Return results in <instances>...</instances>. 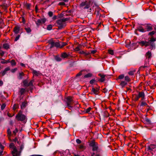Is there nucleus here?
<instances>
[{"instance_id": "13", "label": "nucleus", "mask_w": 156, "mask_h": 156, "mask_svg": "<svg viewBox=\"0 0 156 156\" xmlns=\"http://www.w3.org/2000/svg\"><path fill=\"white\" fill-rule=\"evenodd\" d=\"M156 148V145L155 144H151L147 147V149L149 152L153 151V149Z\"/></svg>"}, {"instance_id": "64", "label": "nucleus", "mask_w": 156, "mask_h": 156, "mask_svg": "<svg viewBox=\"0 0 156 156\" xmlns=\"http://www.w3.org/2000/svg\"><path fill=\"white\" fill-rule=\"evenodd\" d=\"M79 53L81 54H84V53H85V52L83 51H80L79 52Z\"/></svg>"}, {"instance_id": "41", "label": "nucleus", "mask_w": 156, "mask_h": 156, "mask_svg": "<svg viewBox=\"0 0 156 156\" xmlns=\"http://www.w3.org/2000/svg\"><path fill=\"white\" fill-rule=\"evenodd\" d=\"M52 26L51 25H49L48 26L47 29L48 30H51L52 28Z\"/></svg>"}, {"instance_id": "17", "label": "nucleus", "mask_w": 156, "mask_h": 156, "mask_svg": "<svg viewBox=\"0 0 156 156\" xmlns=\"http://www.w3.org/2000/svg\"><path fill=\"white\" fill-rule=\"evenodd\" d=\"M98 76L101 77V78L99 79V81L101 82H103L105 81V75H102L101 74H99Z\"/></svg>"}, {"instance_id": "6", "label": "nucleus", "mask_w": 156, "mask_h": 156, "mask_svg": "<svg viewBox=\"0 0 156 156\" xmlns=\"http://www.w3.org/2000/svg\"><path fill=\"white\" fill-rule=\"evenodd\" d=\"M48 42L51 45L50 48H52L55 47L60 48V44L58 42H55L52 39L50 40Z\"/></svg>"}, {"instance_id": "38", "label": "nucleus", "mask_w": 156, "mask_h": 156, "mask_svg": "<svg viewBox=\"0 0 156 156\" xmlns=\"http://www.w3.org/2000/svg\"><path fill=\"white\" fill-rule=\"evenodd\" d=\"M25 29L27 33H30L31 32V30L30 27L25 28Z\"/></svg>"}, {"instance_id": "11", "label": "nucleus", "mask_w": 156, "mask_h": 156, "mask_svg": "<svg viewBox=\"0 0 156 156\" xmlns=\"http://www.w3.org/2000/svg\"><path fill=\"white\" fill-rule=\"evenodd\" d=\"M46 21V19L45 18H43L38 20L37 21L35 22V23L37 26H39L41 24L44 23Z\"/></svg>"}, {"instance_id": "43", "label": "nucleus", "mask_w": 156, "mask_h": 156, "mask_svg": "<svg viewBox=\"0 0 156 156\" xmlns=\"http://www.w3.org/2000/svg\"><path fill=\"white\" fill-rule=\"evenodd\" d=\"M79 148L81 150H83L85 149V147L83 145H79Z\"/></svg>"}, {"instance_id": "30", "label": "nucleus", "mask_w": 156, "mask_h": 156, "mask_svg": "<svg viewBox=\"0 0 156 156\" xmlns=\"http://www.w3.org/2000/svg\"><path fill=\"white\" fill-rule=\"evenodd\" d=\"M92 76L91 73H89L85 75L84 76V78H89L91 77Z\"/></svg>"}, {"instance_id": "40", "label": "nucleus", "mask_w": 156, "mask_h": 156, "mask_svg": "<svg viewBox=\"0 0 156 156\" xmlns=\"http://www.w3.org/2000/svg\"><path fill=\"white\" fill-rule=\"evenodd\" d=\"M83 71V70H81L79 73L76 75V77H77L81 76L82 74V72Z\"/></svg>"}, {"instance_id": "9", "label": "nucleus", "mask_w": 156, "mask_h": 156, "mask_svg": "<svg viewBox=\"0 0 156 156\" xmlns=\"http://www.w3.org/2000/svg\"><path fill=\"white\" fill-rule=\"evenodd\" d=\"M90 5V2H89L86 1L82 2L80 5L81 7H84L83 9H88L89 8Z\"/></svg>"}, {"instance_id": "8", "label": "nucleus", "mask_w": 156, "mask_h": 156, "mask_svg": "<svg viewBox=\"0 0 156 156\" xmlns=\"http://www.w3.org/2000/svg\"><path fill=\"white\" fill-rule=\"evenodd\" d=\"M26 116L24 115L19 112L16 116V119L18 121H23L26 119Z\"/></svg>"}, {"instance_id": "18", "label": "nucleus", "mask_w": 156, "mask_h": 156, "mask_svg": "<svg viewBox=\"0 0 156 156\" xmlns=\"http://www.w3.org/2000/svg\"><path fill=\"white\" fill-rule=\"evenodd\" d=\"M20 29V27L19 26H16L14 28L13 31L16 34H17L19 33Z\"/></svg>"}, {"instance_id": "4", "label": "nucleus", "mask_w": 156, "mask_h": 156, "mask_svg": "<svg viewBox=\"0 0 156 156\" xmlns=\"http://www.w3.org/2000/svg\"><path fill=\"white\" fill-rule=\"evenodd\" d=\"M90 146L92 147L93 151H97L98 148V144L97 143L95 142L94 140H92L89 144Z\"/></svg>"}, {"instance_id": "22", "label": "nucleus", "mask_w": 156, "mask_h": 156, "mask_svg": "<svg viewBox=\"0 0 156 156\" xmlns=\"http://www.w3.org/2000/svg\"><path fill=\"white\" fill-rule=\"evenodd\" d=\"M27 102L24 101L21 104V109H23L24 108H25L27 105Z\"/></svg>"}, {"instance_id": "57", "label": "nucleus", "mask_w": 156, "mask_h": 156, "mask_svg": "<svg viewBox=\"0 0 156 156\" xmlns=\"http://www.w3.org/2000/svg\"><path fill=\"white\" fill-rule=\"evenodd\" d=\"M0 147L2 151L3 150L4 148V147L2 145L1 143H0Z\"/></svg>"}, {"instance_id": "21", "label": "nucleus", "mask_w": 156, "mask_h": 156, "mask_svg": "<svg viewBox=\"0 0 156 156\" xmlns=\"http://www.w3.org/2000/svg\"><path fill=\"white\" fill-rule=\"evenodd\" d=\"M137 30L141 32H145L146 30L142 27H140L137 28Z\"/></svg>"}, {"instance_id": "47", "label": "nucleus", "mask_w": 156, "mask_h": 156, "mask_svg": "<svg viewBox=\"0 0 156 156\" xmlns=\"http://www.w3.org/2000/svg\"><path fill=\"white\" fill-rule=\"evenodd\" d=\"M11 131L9 129H7V134L9 136H11Z\"/></svg>"}, {"instance_id": "52", "label": "nucleus", "mask_w": 156, "mask_h": 156, "mask_svg": "<svg viewBox=\"0 0 156 156\" xmlns=\"http://www.w3.org/2000/svg\"><path fill=\"white\" fill-rule=\"evenodd\" d=\"M48 15L50 17H51L53 16V13L51 11H49L48 12Z\"/></svg>"}, {"instance_id": "60", "label": "nucleus", "mask_w": 156, "mask_h": 156, "mask_svg": "<svg viewBox=\"0 0 156 156\" xmlns=\"http://www.w3.org/2000/svg\"><path fill=\"white\" fill-rule=\"evenodd\" d=\"M17 140H18L17 138V137H15V139H13L12 141L14 142H16L17 141Z\"/></svg>"}, {"instance_id": "24", "label": "nucleus", "mask_w": 156, "mask_h": 156, "mask_svg": "<svg viewBox=\"0 0 156 156\" xmlns=\"http://www.w3.org/2000/svg\"><path fill=\"white\" fill-rule=\"evenodd\" d=\"M156 33V32L155 31H152L151 32H149L148 35L150 36L151 37H153V35Z\"/></svg>"}, {"instance_id": "7", "label": "nucleus", "mask_w": 156, "mask_h": 156, "mask_svg": "<svg viewBox=\"0 0 156 156\" xmlns=\"http://www.w3.org/2000/svg\"><path fill=\"white\" fill-rule=\"evenodd\" d=\"M156 41V39L153 37H151L150 40L148 41L150 46L149 49L152 50L153 48L155 47V44L154 42Z\"/></svg>"}, {"instance_id": "26", "label": "nucleus", "mask_w": 156, "mask_h": 156, "mask_svg": "<svg viewBox=\"0 0 156 156\" xmlns=\"http://www.w3.org/2000/svg\"><path fill=\"white\" fill-rule=\"evenodd\" d=\"M25 91L26 90L25 89L23 88H22L20 89L19 93H20V94L22 95L24 94Z\"/></svg>"}, {"instance_id": "15", "label": "nucleus", "mask_w": 156, "mask_h": 156, "mask_svg": "<svg viewBox=\"0 0 156 156\" xmlns=\"http://www.w3.org/2000/svg\"><path fill=\"white\" fill-rule=\"evenodd\" d=\"M99 89L98 88H95L94 87H93L91 90V91L94 94L96 95H98L99 93Z\"/></svg>"}, {"instance_id": "3", "label": "nucleus", "mask_w": 156, "mask_h": 156, "mask_svg": "<svg viewBox=\"0 0 156 156\" xmlns=\"http://www.w3.org/2000/svg\"><path fill=\"white\" fill-rule=\"evenodd\" d=\"M66 104L67 106L69 109H71L73 107V104L74 101L73 100L72 98L71 97H68L66 98Z\"/></svg>"}, {"instance_id": "28", "label": "nucleus", "mask_w": 156, "mask_h": 156, "mask_svg": "<svg viewBox=\"0 0 156 156\" xmlns=\"http://www.w3.org/2000/svg\"><path fill=\"white\" fill-rule=\"evenodd\" d=\"M25 6L27 9H29L30 8L31 4L30 3H26L25 5Z\"/></svg>"}, {"instance_id": "53", "label": "nucleus", "mask_w": 156, "mask_h": 156, "mask_svg": "<svg viewBox=\"0 0 156 156\" xmlns=\"http://www.w3.org/2000/svg\"><path fill=\"white\" fill-rule=\"evenodd\" d=\"M95 82V80L93 79L90 80V83L91 84H93Z\"/></svg>"}, {"instance_id": "46", "label": "nucleus", "mask_w": 156, "mask_h": 156, "mask_svg": "<svg viewBox=\"0 0 156 156\" xmlns=\"http://www.w3.org/2000/svg\"><path fill=\"white\" fill-rule=\"evenodd\" d=\"M108 52L110 54H111L112 55H113L114 54V52L112 50H108Z\"/></svg>"}, {"instance_id": "23", "label": "nucleus", "mask_w": 156, "mask_h": 156, "mask_svg": "<svg viewBox=\"0 0 156 156\" xmlns=\"http://www.w3.org/2000/svg\"><path fill=\"white\" fill-rule=\"evenodd\" d=\"M127 84V82L126 81H122L120 85L122 87H124Z\"/></svg>"}, {"instance_id": "12", "label": "nucleus", "mask_w": 156, "mask_h": 156, "mask_svg": "<svg viewBox=\"0 0 156 156\" xmlns=\"http://www.w3.org/2000/svg\"><path fill=\"white\" fill-rule=\"evenodd\" d=\"M146 31H149L153 30V26L150 23H147L145 25Z\"/></svg>"}, {"instance_id": "25", "label": "nucleus", "mask_w": 156, "mask_h": 156, "mask_svg": "<svg viewBox=\"0 0 156 156\" xmlns=\"http://www.w3.org/2000/svg\"><path fill=\"white\" fill-rule=\"evenodd\" d=\"M69 56L68 55L66 52H64L62 53L61 55V57L63 58H67Z\"/></svg>"}, {"instance_id": "54", "label": "nucleus", "mask_w": 156, "mask_h": 156, "mask_svg": "<svg viewBox=\"0 0 156 156\" xmlns=\"http://www.w3.org/2000/svg\"><path fill=\"white\" fill-rule=\"evenodd\" d=\"M91 110V108L90 107L88 108L86 110V112L87 113H89Z\"/></svg>"}, {"instance_id": "58", "label": "nucleus", "mask_w": 156, "mask_h": 156, "mask_svg": "<svg viewBox=\"0 0 156 156\" xmlns=\"http://www.w3.org/2000/svg\"><path fill=\"white\" fill-rule=\"evenodd\" d=\"M58 5H65V4L64 2H60L58 3Z\"/></svg>"}, {"instance_id": "14", "label": "nucleus", "mask_w": 156, "mask_h": 156, "mask_svg": "<svg viewBox=\"0 0 156 156\" xmlns=\"http://www.w3.org/2000/svg\"><path fill=\"white\" fill-rule=\"evenodd\" d=\"M10 69L9 67H7L4 70L2 71L0 73L2 76H3L7 73V72L10 70Z\"/></svg>"}, {"instance_id": "37", "label": "nucleus", "mask_w": 156, "mask_h": 156, "mask_svg": "<svg viewBox=\"0 0 156 156\" xmlns=\"http://www.w3.org/2000/svg\"><path fill=\"white\" fill-rule=\"evenodd\" d=\"M55 59L57 61H60L62 60V59L58 56H56L55 57Z\"/></svg>"}, {"instance_id": "10", "label": "nucleus", "mask_w": 156, "mask_h": 156, "mask_svg": "<svg viewBox=\"0 0 156 156\" xmlns=\"http://www.w3.org/2000/svg\"><path fill=\"white\" fill-rule=\"evenodd\" d=\"M138 44L141 47L145 46V47H147V46H150V44L148 41H141L138 42Z\"/></svg>"}, {"instance_id": "34", "label": "nucleus", "mask_w": 156, "mask_h": 156, "mask_svg": "<svg viewBox=\"0 0 156 156\" xmlns=\"http://www.w3.org/2000/svg\"><path fill=\"white\" fill-rule=\"evenodd\" d=\"M135 72V70L131 71L128 72V74L129 75L132 76L134 74V73Z\"/></svg>"}, {"instance_id": "5", "label": "nucleus", "mask_w": 156, "mask_h": 156, "mask_svg": "<svg viewBox=\"0 0 156 156\" xmlns=\"http://www.w3.org/2000/svg\"><path fill=\"white\" fill-rule=\"evenodd\" d=\"M141 98V100L143 101L145 99V94L144 92H139L138 95H136L135 100L136 101L138 100L140 98Z\"/></svg>"}, {"instance_id": "19", "label": "nucleus", "mask_w": 156, "mask_h": 156, "mask_svg": "<svg viewBox=\"0 0 156 156\" xmlns=\"http://www.w3.org/2000/svg\"><path fill=\"white\" fill-rule=\"evenodd\" d=\"M151 51H147L145 54V56L147 58L150 59L151 57Z\"/></svg>"}, {"instance_id": "62", "label": "nucleus", "mask_w": 156, "mask_h": 156, "mask_svg": "<svg viewBox=\"0 0 156 156\" xmlns=\"http://www.w3.org/2000/svg\"><path fill=\"white\" fill-rule=\"evenodd\" d=\"M96 52V50H92L91 51V53L92 54H94Z\"/></svg>"}, {"instance_id": "49", "label": "nucleus", "mask_w": 156, "mask_h": 156, "mask_svg": "<svg viewBox=\"0 0 156 156\" xmlns=\"http://www.w3.org/2000/svg\"><path fill=\"white\" fill-rule=\"evenodd\" d=\"M6 107V104L5 103L3 104L1 106V108L2 110H3Z\"/></svg>"}, {"instance_id": "44", "label": "nucleus", "mask_w": 156, "mask_h": 156, "mask_svg": "<svg viewBox=\"0 0 156 156\" xmlns=\"http://www.w3.org/2000/svg\"><path fill=\"white\" fill-rule=\"evenodd\" d=\"M124 77V74H122L120 75H119L118 77V79H123Z\"/></svg>"}, {"instance_id": "20", "label": "nucleus", "mask_w": 156, "mask_h": 156, "mask_svg": "<svg viewBox=\"0 0 156 156\" xmlns=\"http://www.w3.org/2000/svg\"><path fill=\"white\" fill-rule=\"evenodd\" d=\"M3 48L4 49L8 50L9 48L10 47L9 45L8 44L5 43L3 44Z\"/></svg>"}, {"instance_id": "50", "label": "nucleus", "mask_w": 156, "mask_h": 156, "mask_svg": "<svg viewBox=\"0 0 156 156\" xmlns=\"http://www.w3.org/2000/svg\"><path fill=\"white\" fill-rule=\"evenodd\" d=\"M18 131V129L17 128H16L15 130L13 131V133L15 135H16V133H17Z\"/></svg>"}, {"instance_id": "31", "label": "nucleus", "mask_w": 156, "mask_h": 156, "mask_svg": "<svg viewBox=\"0 0 156 156\" xmlns=\"http://www.w3.org/2000/svg\"><path fill=\"white\" fill-rule=\"evenodd\" d=\"M10 63L12 66H15L16 65V62L14 59H12Z\"/></svg>"}, {"instance_id": "33", "label": "nucleus", "mask_w": 156, "mask_h": 156, "mask_svg": "<svg viewBox=\"0 0 156 156\" xmlns=\"http://www.w3.org/2000/svg\"><path fill=\"white\" fill-rule=\"evenodd\" d=\"M125 80L126 82H129L130 81V79L128 76H126L125 77Z\"/></svg>"}, {"instance_id": "55", "label": "nucleus", "mask_w": 156, "mask_h": 156, "mask_svg": "<svg viewBox=\"0 0 156 156\" xmlns=\"http://www.w3.org/2000/svg\"><path fill=\"white\" fill-rule=\"evenodd\" d=\"M18 107V104H15L13 106V109H16Z\"/></svg>"}, {"instance_id": "29", "label": "nucleus", "mask_w": 156, "mask_h": 156, "mask_svg": "<svg viewBox=\"0 0 156 156\" xmlns=\"http://www.w3.org/2000/svg\"><path fill=\"white\" fill-rule=\"evenodd\" d=\"M23 84L24 86L26 87H28V83L27 81L26 80H25L23 81Z\"/></svg>"}, {"instance_id": "63", "label": "nucleus", "mask_w": 156, "mask_h": 156, "mask_svg": "<svg viewBox=\"0 0 156 156\" xmlns=\"http://www.w3.org/2000/svg\"><path fill=\"white\" fill-rule=\"evenodd\" d=\"M90 53L89 52H85V53H84V54L85 55L87 56V55H90Z\"/></svg>"}, {"instance_id": "2", "label": "nucleus", "mask_w": 156, "mask_h": 156, "mask_svg": "<svg viewBox=\"0 0 156 156\" xmlns=\"http://www.w3.org/2000/svg\"><path fill=\"white\" fill-rule=\"evenodd\" d=\"M69 20L68 18H63L57 20L56 24L57 25L59 29H62L66 25V22Z\"/></svg>"}, {"instance_id": "16", "label": "nucleus", "mask_w": 156, "mask_h": 156, "mask_svg": "<svg viewBox=\"0 0 156 156\" xmlns=\"http://www.w3.org/2000/svg\"><path fill=\"white\" fill-rule=\"evenodd\" d=\"M32 73L34 76H38L41 75V73L39 71H37L34 69L33 70Z\"/></svg>"}, {"instance_id": "51", "label": "nucleus", "mask_w": 156, "mask_h": 156, "mask_svg": "<svg viewBox=\"0 0 156 156\" xmlns=\"http://www.w3.org/2000/svg\"><path fill=\"white\" fill-rule=\"evenodd\" d=\"M20 36V35H18L16 37L14 41H17L19 38Z\"/></svg>"}, {"instance_id": "32", "label": "nucleus", "mask_w": 156, "mask_h": 156, "mask_svg": "<svg viewBox=\"0 0 156 156\" xmlns=\"http://www.w3.org/2000/svg\"><path fill=\"white\" fill-rule=\"evenodd\" d=\"M91 154L93 156H101V155L99 154L96 153V154L94 152L91 153Z\"/></svg>"}, {"instance_id": "35", "label": "nucleus", "mask_w": 156, "mask_h": 156, "mask_svg": "<svg viewBox=\"0 0 156 156\" xmlns=\"http://www.w3.org/2000/svg\"><path fill=\"white\" fill-rule=\"evenodd\" d=\"M67 44L66 43L62 42H61V44H60V48H61L64 46H66Z\"/></svg>"}, {"instance_id": "61", "label": "nucleus", "mask_w": 156, "mask_h": 156, "mask_svg": "<svg viewBox=\"0 0 156 156\" xmlns=\"http://www.w3.org/2000/svg\"><path fill=\"white\" fill-rule=\"evenodd\" d=\"M145 121H146L148 123H151V121L150 120L148 119H145Z\"/></svg>"}, {"instance_id": "59", "label": "nucleus", "mask_w": 156, "mask_h": 156, "mask_svg": "<svg viewBox=\"0 0 156 156\" xmlns=\"http://www.w3.org/2000/svg\"><path fill=\"white\" fill-rule=\"evenodd\" d=\"M17 70V69L16 68H14V69H12L11 70V71L12 73H14Z\"/></svg>"}, {"instance_id": "39", "label": "nucleus", "mask_w": 156, "mask_h": 156, "mask_svg": "<svg viewBox=\"0 0 156 156\" xmlns=\"http://www.w3.org/2000/svg\"><path fill=\"white\" fill-rule=\"evenodd\" d=\"M147 105L146 103V102H144V101H142V102H141L140 104V106H146Z\"/></svg>"}, {"instance_id": "45", "label": "nucleus", "mask_w": 156, "mask_h": 156, "mask_svg": "<svg viewBox=\"0 0 156 156\" xmlns=\"http://www.w3.org/2000/svg\"><path fill=\"white\" fill-rule=\"evenodd\" d=\"M5 51H3L2 50H1L0 51V55L1 56H3L5 54Z\"/></svg>"}, {"instance_id": "56", "label": "nucleus", "mask_w": 156, "mask_h": 156, "mask_svg": "<svg viewBox=\"0 0 156 156\" xmlns=\"http://www.w3.org/2000/svg\"><path fill=\"white\" fill-rule=\"evenodd\" d=\"M76 142L78 144H80L81 143V141L79 139H77L76 140Z\"/></svg>"}, {"instance_id": "1", "label": "nucleus", "mask_w": 156, "mask_h": 156, "mask_svg": "<svg viewBox=\"0 0 156 156\" xmlns=\"http://www.w3.org/2000/svg\"><path fill=\"white\" fill-rule=\"evenodd\" d=\"M9 147L11 150V153L13 156H20V153L24 148V144H22L20 147V151H18L16 146L13 143H11L9 145Z\"/></svg>"}, {"instance_id": "36", "label": "nucleus", "mask_w": 156, "mask_h": 156, "mask_svg": "<svg viewBox=\"0 0 156 156\" xmlns=\"http://www.w3.org/2000/svg\"><path fill=\"white\" fill-rule=\"evenodd\" d=\"M34 82V80H31L30 81V82L28 83V86H33V83Z\"/></svg>"}, {"instance_id": "27", "label": "nucleus", "mask_w": 156, "mask_h": 156, "mask_svg": "<svg viewBox=\"0 0 156 156\" xmlns=\"http://www.w3.org/2000/svg\"><path fill=\"white\" fill-rule=\"evenodd\" d=\"M24 75V73L23 72L20 73H19V75L18 77L19 79H22L23 76Z\"/></svg>"}, {"instance_id": "48", "label": "nucleus", "mask_w": 156, "mask_h": 156, "mask_svg": "<svg viewBox=\"0 0 156 156\" xmlns=\"http://www.w3.org/2000/svg\"><path fill=\"white\" fill-rule=\"evenodd\" d=\"M2 61H1V63L2 64H6V60L3 59L2 58L1 59Z\"/></svg>"}, {"instance_id": "42", "label": "nucleus", "mask_w": 156, "mask_h": 156, "mask_svg": "<svg viewBox=\"0 0 156 156\" xmlns=\"http://www.w3.org/2000/svg\"><path fill=\"white\" fill-rule=\"evenodd\" d=\"M80 47L81 46L80 45H78L75 48L74 50L76 51H79L80 49Z\"/></svg>"}]
</instances>
